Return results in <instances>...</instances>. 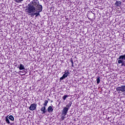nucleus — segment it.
Wrapping results in <instances>:
<instances>
[{"instance_id":"obj_8","label":"nucleus","mask_w":125,"mask_h":125,"mask_svg":"<svg viewBox=\"0 0 125 125\" xmlns=\"http://www.w3.org/2000/svg\"><path fill=\"white\" fill-rule=\"evenodd\" d=\"M47 112H48V113H51V112H53V108H52V106H49L47 108Z\"/></svg>"},{"instance_id":"obj_2","label":"nucleus","mask_w":125,"mask_h":125,"mask_svg":"<svg viewBox=\"0 0 125 125\" xmlns=\"http://www.w3.org/2000/svg\"><path fill=\"white\" fill-rule=\"evenodd\" d=\"M71 106H72V103H68L62 109V115L66 116L67 115V113H68V111H69V109L71 107Z\"/></svg>"},{"instance_id":"obj_5","label":"nucleus","mask_w":125,"mask_h":125,"mask_svg":"<svg viewBox=\"0 0 125 125\" xmlns=\"http://www.w3.org/2000/svg\"><path fill=\"white\" fill-rule=\"evenodd\" d=\"M117 91H121V92H125V85H122L120 87H117L116 88Z\"/></svg>"},{"instance_id":"obj_18","label":"nucleus","mask_w":125,"mask_h":125,"mask_svg":"<svg viewBox=\"0 0 125 125\" xmlns=\"http://www.w3.org/2000/svg\"><path fill=\"white\" fill-rule=\"evenodd\" d=\"M65 116H66V115H62V118H61L62 121H64V120H65Z\"/></svg>"},{"instance_id":"obj_6","label":"nucleus","mask_w":125,"mask_h":125,"mask_svg":"<svg viewBox=\"0 0 125 125\" xmlns=\"http://www.w3.org/2000/svg\"><path fill=\"white\" fill-rule=\"evenodd\" d=\"M29 109L30 111H35L36 109H37V104H32L29 107Z\"/></svg>"},{"instance_id":"obj_4","label":"nucleus","mask_w":125,"mask_h":125,"mask_svg":"<svg viewBox=\"0 0 125 125\" xmlns=\"http://www.w3.org/2000/svg\"><path fill=\"white\" fill-rule=\"evenodd\" d=\"M70 75V72H69V70H66L65 71V73L62 75V77L60 78V81H62V80H64V79H65V78H67Z\"/></svg>"},{"instance_id":"obj_12","label":"nucleus","mask_w":125,"mask_h":125,"mask_svg":"<svg viewBox=\"0 0 125 125\" xmlns=\"http://www.w3.org/2000/svg\"><path fill=\"white\" fill-rule=\"evenodd\" d=\"M8 119H9V120H10V121H14V117H13V116H12V115H10L8 117Z\"/></svg>"},{"instance_id":"obj_17","label":"nucleus","mask_w":125,"mask_h":125,"mask_svg":"<svg viewBox=\"0 0 125 125\" xmlns=\"http://www.w3.org/2000/svg\"><path fill=\"white\" fill-rule=\"evenodd\" d=\"M67 97H68V95H64L62 97L63 100H64V101H65V100H66V98H67Z\"/></svg>"},{"instance_id":"obj_19","label":"nucleus","mask_w":125,"mask_h":125,"mask_svg":"<svg viewBox=\"0 0 125 125\" xmlns=\"http://www.w3.org/2000/svg\"><path fill=\"white\" fill-rule=\"evenodd\" d=\"M121 66H125V62H122Z\"/></svg>"},{"instance_id":"obj_15","label":"nucleus","mask_w":125,"mask_h":125,"mask_svg":"<svg viewBox=\"0 0 125 125\" xmlns=\"http://www.w3.org/2000/svg\"><path fill=\"white\" fill-rule=\"evenodd\" d=\"M124 60L122 59H118V64H121L123 62Z\"/></svg>"},{"instance_id":"obj_20","label":"nucleus","mask_w":125,"mask_h":125,"mask_svg":"<svg viewBox=\"0 0 125 125\" xmlns=\"http://www.w3.org/2000/svg\"><path fill=\"white\" fill-rule=\"evenodd\" d=\"M38 104H39V105H41V104H40V103H39Z\"/></svg>"},{"instance_id":"obj_14","label":"nucleus","mask_w":125,"mask_h":125,"mask_svg":"<svg viewBox=\"0 0 125 125\" xmlns=\"http://www.w3.org/2000/svg\"><path fill=\"white\" fill-rule=\"evenodd\" d=\"M96 81H97V84H99V83H100V77H99L97 79Z\"/></svg>"},{"instance_id":"obj_11","label":"nucleus","mask_w":125,"mask_h":125,"mask_svg":"<svg viewBox=\"0 0 125 125\" xmlns=\"http://www.w3.org/2000/svg\"><path fill=\"white\" fill-rule=\"evenodd\" d=\"M19 69L20 70H25V68L24 67V65H23L22 64H20Z\"/></svg>"},{"instance_id":"obj_1","label":"nucleus","mask_w":125,"mask_h":125,"mask_svg":"<svg viewBox=\"0 0 125 125\" xmlns=\"http://www.w3.org/2000/svg\"><path fill=\"white\" fill-rule=\"evenodd\" d=\"M42 11V5L40 4L39 0H33L31 1L27 6L26 12L31 17H34L35 15L36 18L40 16L41 12Z\"/></svg>"},{"instance_id":"obj_10","label":"nucleus","mask_w":125,"mask_h":125,"mask_svg":"<svg viewBox=\"0 0 125 125\" xmlns=\"http://www.w3.org/2000/svg\"><path fill=\"white\" fill-rule=\"evenodd\" d=\"M5 122L8 125L10 124V122L9 121V119H8V116L5 117Z\"/></svg>"},{"instance_id":"obj_13","label":"nucleus","mask_w":125,"mask_h":125,"mask_svg":"<svg viewBox=\"0 0 125 125\" xmlns=\"http://www.w3.org/2000/svg\"><path fill=\"white\" fill-rule=\"evenodd\" d=\"M24 0H14V1L17 2V3H20V2H22Z\"/></svg>"},{"instance_id":"obj_9","label":"nucleus","mask_w":125,"mask_h":125,"mask_svg":"<svg viewBox=\"0 0 125 125\" xmlns=\"http://www.w3.org/2000/svg\"><path fill=\"white\" fill-rule=\"evenodd\" d=\"M118 59H121V60H125V54L124 55L120 56L119 58L117 59V60H118Z\"/></svg>"},{"instance_id":"obj_16","label":"nucleus","mask_w":125,"mask_h":125,"mask_svg":"<svg viewBox=\"0 0 125 125\" xmlns=\"http://www.w3.org/2000/svg\"><path fill=\"white\" fill-rule=\"evenodd\" d=\"M70 62H71V64H72V67H73V68H74V62L73 61V59H70Z\"/></svg>"},{"instance_id":"obj_3","label":"nucleus","mask_w":125,"mask_h":125,"mask_svg":"<svg viewBox=\"0 0 125 125\" xmlns=\"http://www.w3.org/2000/svg\"><path fill=\"white\" fill-rule=\"evenodd\" d=\"M48 104V101L47 100H44V104H43V106L40 109V111L42 112V114H45L46 112H47V110L46 109V106H47V104Z\"/></svg>"},{"instance_id":"obj_7","label":"nucleus","mask_w":125,"mask_h":125,"mask_svg":"<svg viewBox=\"0 0 125 125\" xmlns=\"http://www.w3.org/2000/svg\"><path fill=\"white\" fill-rule=\"evenodd\" d=\"M115 7H120L122 5V1H116L114 3Z\"/></svg>"}]
</instances>
